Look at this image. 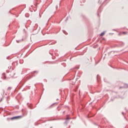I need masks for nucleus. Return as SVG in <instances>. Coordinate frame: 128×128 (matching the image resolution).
<instances>
[{"mask_svg": "<svg viewBox=\"0 0 128 128\" xmlns=\"http://www.w3.org/2000/svg\"><path fill=\"white\" fill-rule=\"evenodd\" d=\"M102 12V6H100L98 10V16H100V14L101 13V12Z\"/></svg>", "mask_w": 128, "mask_h": 128, "instance_id": "f257e3e1", "label": "nucleus"}, {"mask_svg": "<svg viewBox=\"0 0 128 128\" xmlns=\"http://www.w3.org/2000/svg\"><path fill=\"white\" fill-rule=\"evenodd\" d=\"M22 118V116H13L12 117L10 118V120H18L19 118Z\"/></svg>", "mask_w": 128, "mask_h": 128, "instance_id": "f03ea898", "label": "nucleus"}, {"mask_svg": "<svg viewBox=\"0 0 128 128\" xmlns=\"http://www.w3.org/2000/svg\"><path fill=\"white\" fill-rule=\"evenodd\" d=\"M16 42H24V38H22L20 40H16Z\"/></svg>", "mask_w": 128, "mask_h": 128, "instance_id": "7ed1b4c3", "label": "nucleus"}, {"mask_svg": "<svg viewBox=\"0 0 128 128\" xmlns=\"http://www.w3.org/2000/svg\"><path fill=\"white\" fill-rule=\"evenodd\" d=\"M68 122H70L69 121H68V120H66V121L64 122V124H66V126H68Z\"/></svg>", "mask_w": 128, "mask_h": 128, "instance_id": "20e7f679", "label": "nucleus"}, {"mask_svg": "<svg viewBox=\"0 0 128 128\" xmlns=\"http://www.w3.org/2000/svg\"><path fill=\"white\" fill-rule=\"evenodd\" d=\"M2 76H3V80H6V74H2Z\"/></svg>", "mask_w": 128, "mask_h": 128, "instance_id": "39448f33", "label": "nucleus"}, {"mask_svg": "<svg viewBox=\"0 0 128 128\" xmlns=\"http://www.w3.org/2000/svg\"><path fill=\"white\" fill-rule=\"evenodd\" d=\"M12 87H8L7 90H12Z\"/></svg>", "mask_w": 128, "mask_h": 128, "instance_id": "423d86ee", "label": "nucleus"}, {"mask_svg": "<svg viewBox=\"0 0 128 128\" xmlns=\"http://www.w3.org/2000/svg\"><path fill=\"white\" fill-rule=\"evenodd\" d=\"M104 34V32H102L100 34V36H102Z\"/></svg>", "mask_w": 128, "mask_h": 128, "instance_id": "0eeeda50", "label": "nucleus"}, {"mask_svg": "<svg viewBox=\"0 0 128 128\" xmlns=\"http://www.w3.org/2000/svg\"><path fill=\"white\" fill-rule=\"evenodd\" d=\"M2 92L3 95L4 94V92H5L4 90L3 89V90H2Z\"/></svg>", "mask_w": 128, "mask_h": 128, "instance_id": "6e6552de", "label": "nucleus"}, {"mask_svg": "<svg viewBox=\"0 0 128 128\" xmlns=\"http://www.w3.org/2000/svg\"><path fill=\"white\" fill-rule=\"evenodd\" d=\"M122 34H126V32H123Z\"/></svg>", "mask_w": 128, "mask_h": 128, "instance_id": "1a4fd4ad", "label": "nucleus"}, {"mask_svg": "<svg viewBox=\"0 0 128 128\" xmlns=\"http://www.w3.org/2000/svg\"><path fill=\"white\" fill-rule=\"evenodd\" d=\"M100 76H98V75H97V80H98V77Z\"/></svg>", "mask_w": 128, "mask_h": 128, "instance_id": "9d476101", "label": "nucleus"}, {"mask_svg": "<svg viewBox=\"0 0 128 128\" xmlns=\"http://www.w3.org/2000/svg\"><path fill=\"white\" fill-rule=\"evenodd\" d=\"M30 108L31 110H32V106H28Z\"/></svg>", "mask_w": 128, "mask_h": 128, "instance_id": "9b49d317", "label": "nucleus"}, {"mask_svg": "<svg viewBox=\"0 0 128 128\" xmlns=\"http://www.w3.org/2000/svg\"><path fill=\"white\" fill-rule=\"evenodd\" d=\"M66 120H70V118H66Z\"/></svg>", "mask_w": 128, "mask_h": 128, "instance_id": "f8f14e48", "label": "nucleus"}, {"mask_svg": "<svg viewBox=\"0 0 128 128\" xmlns=\"http://www.w3.org/2000/svg\"><path fill=\"white\" fill-rule=\"evenodd\" d=\"M98 4H102V1H98Z\"/></svg>", "mask_w": 128, "mask_h": 128, "instance_id": "ddd939ff", "label": "nucleus"}, {"mask_svg": "<svg viewBox=\"0 0 128 128\" xmlns=\"http://www.w3.org/2000/svg\"><path fill=\"white\" fill-rule=\"evenodd\" d=\"M68 20V17L66 18V20Z\"/></svg>", "mask_w": 128, "mask_h": 128, "instance_id": "4468645a", "label": "nucleus"}, {"mask_svg": "<svg viewBox=\"0 0 128 128\" xmlns=\"http://www.w3.org/2000/svg\"><path fill=\"white\" fill-rule=\"evenodd\" d=\"M63 32H64V34H67L66 33V31H64V30H63Z\"/></svg>", "mask_w": 128, "mask_h": 128, "instance_id": "2eb2a0df", "label": "nucleus"}, {"mask_svg": "<svg viewBox=\"0 0 128 128\" xmlns=\"http://www.w3.org/2000/svg\"><path fill=\"white\" fill-rule=\"evenodd\" d=\"M121 46H124V43H122V45Z\"/></svg>", "mask_w": 128, "mask_h": 128, "instance_id": "dca6fc26", "label": "nucleus"}, {"mask_svg": "<svg viewBox=\"0 0 128 128\" xmlns=\"http://www.w3.org/2000/svg\"><path fill=\"white\" fill-rule=\"evenodd\" d=\"M104 1H103V2H102V4H104Z\"/></svg>", "mask_w": 128, "mask_h": 128, "instance_id": "f3484780", "label": "nucleus"}, {"mask_svg": "<svg viewBox=\"0 0 128 128\" xmlns=\"http://www.w3.org/2000/svg\"><path fill=\"white\" fill-rule=\"evenodd\" d=\"M122 114L123 116L124 115V112H122Z\"/></svg>", "mask_w": 128, "mask_h": 128, "instance_id": "a211bd4d", "label": "nucleus"}, {"mask_svg": "<svg viewBox=\"0 0 128 128\" xmlns=\"http://www.w3.org/2000/svg\"><path fill=\"white\" fill-rule=\"evenodd\" d=\"M124 88V87L120 86V88Z\"/></svg>", "mask_w": 128, "mask_h": 128, "instance_id": "6ab92c4d", "label": "nucleus"}, {"mask_svg": "<svg viewBox=\"0 0 128 128\" xmlns=\"http://www.w3.org/2000/svg\"><path fill=\"white\" fill-rule=\"evenodd\" d=\"M112 30H116V29H112Z\"/></svg>", "mask_w": 128, "mask_h": 128, "instance_id": "aec40b11", "label": "nucleus"}, {"mask_svg": "<svg viewBox=\"0 0 128 128\" xmlns=\"http://www.w3.org/2000/svg\"><path fill=\"white\" fill-rule=\"evenodd\" d=\"M72 84H74V83H72Z\"/></svg>", "mask_w": 128, "mask_h": 128, "instance_id": "412c9836", "label": "nucleus"}, {"mask_svg": "<svg viewBox=\"0 0 128 128\" xmlns=\"http://www.w3.org/2000/svg\"><path fill=\"white\" fill-rule=\"evenodd\" d=\"M7 58V60H8V57H7V58Z\"/></svg>", "mask_w": 128, "mask_h": 128, "instance_id": "4be33fe9", "label": "nucleus"}, {"mask_svg": "<svg viewBox=\"0 0 128 128\" xmlns=\"http://www.w3.org/2000/svg\"><path fill=\"white\" fill-rule=\"evenodd\" d=\"M125 110H126V108H125Z\"/></svg>", "mask_w": 128, "mask_h": 128, "instance_id": "5701e85b", "label": "nucleus"}, {"mask_svg": "<svg viewBox=\"0 0 128 128\" xmlns=\"http://www.w3.org/2000/svg\"><path fill=\"white\" fill-rule=\"evenodd\" d=\"M56 8H58V6H56Z\"/></svg>", "mask_w": 128, "mask_h": 128, "instance_id": "b1692460", "label": "nucleus"}, {"mask_svg": "<svg viewBox=\"0 0 128 128\" xmlns=\"http://www.w3.org/2000/svg\"><path fill=\"white\" fill-rule=\"evenodd\" d=\"M64 112H65L64 111V112H63V114H64Z\"/></svg>", "mask_w": 128, "mask_h": 128, "instance_id": "393cba45", "label": "nucleus"}, {"mask_svg": "<svg viewBox=\"0 0 128 128\" xmlns=\"http://www.w3.org/2000/svg\"><path fill=\"white\" fill-rule=\"evenodd\" d=\"M34 72H36V71H34Z\"/></svg>", "mask_w": 128, "mask_h": 128, "instance_id": "a878e982", "label": "nucleus"}, {"mask_svg": "<svg viewBox=\"0 0 128 128\" xmlns=\"http://www.w3.org/2000/svg\"><path fill=\"white\" fill-rule=\"evenodd\" d=\"M82 2H84V1H82Z\"/></svg>", "mask_w": 128, "mask_h": 128, "instance_id": "bb28decb", "label": "nucleus"}, {"mask_svg": "<svg viewBox=\"0 0 128 128\" xmlns=\"http://www.w3.org/2000/svg\"><path fill=\"white\" fill-rule=\"evenodd\" d=\"M29 78H32V77H30Z\"/></svg>", "mask_w": 128, "mask_h": 128, "instance_id": "cd10ccee", "label": "nucleus"}, {"mask_svg": "<svg viewBox=\"0 0 128 128\" xmlns=\"http://www.w3.org/2000/svg\"><path fill=\"white\" fill-rule=\"evenodd\" d=\"M55 104H58V102H56V103H55Z\"/></svg>", "mask_w": 128, "mask_h": 128, "instance_id": "c85d7f7f", "label": "nucleus"}, {"mask_svg": "<svg viewBox=\"0 0 128 128\" xmlns=\"http://www.w3.org/2000/svg\"><path fill=\"white\" fill-rule=\"evenodd\" d=\"M50 128H52V127H50Z\"/></svg>", "mask_w": 128, "mask_h": 128, "instance_id": "c756f323", "label": "nucleus"}]
</instances>
